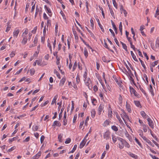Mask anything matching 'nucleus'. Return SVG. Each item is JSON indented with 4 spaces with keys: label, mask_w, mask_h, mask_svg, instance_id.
Returning <instances> with one entry per match:
<instances>
[{
    "label": "nucleus",
    "mask_w": 159,
    "mask_h": 159,
    "mask_svg": "<svg viewBox=\"0 0 159 159\" xmlns=\"http://www.w3.org/2000/svg\"><path fill=\"white\" fill-rule=\"evenodd\" d=\"M54 73L56 74L57 77L59 79H61V76L59 72L56 70H55L54 71Z\"/></svg>",
    "instance_id": "32"
},
{
    "label": "nucleus",
    "mask_w": 159,
    "mask_h": 159,
    "mask_svg": "<svg viewBox=\"0 0 159 159\" xmlns=\"http://www.w3.org/2000/svg\"><path fill=\"white\" fill-rule=\"evenodd\" d=\"M138 132L139 133V135L143 139V137H145L143 136V133L142 130L141 129H139Z\"/></svg>",
    "instance_id": "39"
},
{
    "label": "nucleus",
    "mask_w": 159,
    "mask_h": 159,
    "mask_svg": "<svg viewBox=\"0 0 159 159\" xmlns=\"http://www.w3.org/2000/svg\"><path fill=\"white\" fill-rule=\"evenodd\" d=\"M45 139V137L44 136L42 135L41 136V137L40 138V142L41 143H42L43 142L44 139Z\"/></svg>",
    "instance_id": "60"
},
{
    "label": "nucleus",
    "mask_w": 159,
    "mask_h": 159,
    "mask_svg": "<svg viewBox=\"0 0 159 159\" xmlns=\"http://www.w3.org/2000/svg\"><path fill=\"white\" fill-rule=\"evenodd\" d=\"M47 46L48 47H49V48L50 49L51 53H52V46L50 44V43L49 42L48 43Z\"/></svg>",
    "instance_id": "50"
},
{
    "label": "nucleus",
    "mask_w": 159,
    "mask_h": 159,
    "mask_svg": "<svg viewBox=\"0 0 159 159\" xmlns=\"http://www.w3.org/2000/svg\"><path fill=\"white\" fill-rule=\"evenodd\" d=\"M86 85L88 86L89 89H90L92 88V86L90 84L91 83V81L90 78H88L86 80L84 79V80Z\"/></svg>",
    "instance_id": "1"
},
{
    "label": "nucleus",
    "mask_w": 159,
    "mask_h": 159,
    "mask_svg": "<svg viewBox=\"0 0 159 159\" xmlns=\"http://www.w3.org/2000/svg\"><path fill=\"white\" fill-rule=\"evenodd\" d=\"M16 148V147L15 146H13L10 149H8L7 151V152H10L12 151L14 149H15Z\"/></svg>",
    "instance_id": "58"
},
{
    "label": "nucleus",
    "mask_w": 159,
    "mask_h": 159,
    "mask_svg": "<svg viewBox=\"0 0 159 159\" xmlns=\"http://www.w3.org/2000/svg\"><path fill=\"white\" fill-rule=\"evenodd\" d=\"M128 154L131 157L134 158L135 159H138V157L137 155H135L133 153H131L129 152V153H128Z\"/></svg>",
    "instance_id": "20"
},
{
    "label": "nucleus",
    "mask_w": 159,
    "mask_h": 159,
    "mask_svg": "<svg viewBox=\"0 0 159 159\" xmlns=\"http://www.w3.org/2000/svg\"><path fill=\"white\" fill-rule=\"evenodd\" d=\"M126 107L127 110L129 112H130L131 111V109L130 108V106L129 104H128L127 101L126 102Z\"/></svg>",
    "instance_id": "22"
},
{
    "label": "nucleus",
    "mask_w": 159,
    "mask_h": 159,
    "mask_svg": "<svg viewBox=\"0 0 159 159\" xmlns=\"http://www.w3.org/2000/svg\"><path fill=\"white\" fill-rule=\"evenodd\" d=\"M139 88L140 89V90L141 91V92L143 93L145 95H146V93L145 92V91L143 90V88H142L140 85H139Z\"/></svg>",
    "instance_id": "59"
},
{
    "label": "nucleus",
    "mask_w": 159,
    "mask_h": 159,
    "mask_svg": "<svg viewBox=\"0 0 159 159\" xmlns=\"http://www.w3.org/2000/svg\"><path fill=\"white\" fill-rule=\"evenodd\" d=\"M44 8L47 11L48 13L50 14H49V15L50 16H51L52 15V13L50 9L48 7H47L46 5H45Z\"/></svg>",
    "instance_id": "13"
},
{
    "label": "nucleus",
    "mask_w": 159,
    "mask_h": 159,
    "mask_svg": "<svg viewBox=\"0 0 159 159\" xmlns=\"http://www.w3.org/2000/svg\"><path fill=\"white\" fill-rule=\"evenodd\" d=\"M129 89L130 90V92L131 94L133 93L134 95L137 97L138 96V94L136 90L132 87H130Z\"/></svg>",
    "instance_id": "5"
},
{
    "label": "nucleus",
    "mask_w": 159,
    "mask_h": 159,
    "mask_svg": "<svg viewBox=\"0 0 159 159\" xmlns=\"http://www.w3.org/2000/svg\"><path fill=\"white\" fill-rule=\"evenodd\" d=\"M109 30L111 32V34L112 35V36L113 37L115 38V33L111 29H109Z\"/></svg>",
    "instance_id": "61"
},
{
    "label": "nucleus",
    "mask_w": 159,
    "mask_h": 159,
    "mask_svg": "<svg viewBox=\"0 0 159 159\" xmlns=\"http://www.w3.org/2000/svg\"><path fill=\"white\" fill-rule=\"evenodd\" d=\"M37 42H38V38H37V36H36L34 38V45L33 46H35L36 45V44L37 43Z\"/></svg>",
    "instance_id": "40"
},
{
    "label": "nucleus",
    "mask_w": 159,
    "mask_h": 159,
    "mask_svg": "<svg viewBox=\"0 0 159 159\" xmlns=\"http://www.w3.org/2000/svg\"><path fill=\"white\" fill-rule=\"evenodd\" d=\"M110 132L109 131H107L105 132L103 135V137L106 140L108 139L110 137Z\"/></svg>",
    "instance_id": "11"
},
{
    "label": "nucleus",
    "mask_w": 159,
    "mask_h": 159,
    "mask_svg": "<svg viewBox=\"0 0 159 159\" xmlns=\"http://www.w3.org/2000/svg\"><path fill=\"white\" fill-rule=\"evenodd\" d=\"M96 111L94 109L92 110L91 111V116L93 118H94L96 115Z\"/></svg>",
    "instance_id": "26"
},
{
    "label": "nucleus",
    "mask_w": 159,
    "mask_h": 159,
    "mask_svg": "<svg viewBox=\"0 0 159 159\" xmlns=\"http://www.w3.org/2000/svg\"><path fill=\"white\" fill-rule=\"evenodd\" d=\"M63 134H60L58 135V139L59 141L60 142H62V140L61 139V138L62 137Z\"/></svg>",
    "instance_id": "38"
},
{
    "label": "nucleus",
    "mask_w": 159,
    "mask_h": 159,
    "mask_svg": "<svg viewBox=\"0 0 159 159\" xmlns=\"http://www.w3.org/2000/svg\"><path fill=\"white\" fill-rule=\"evenodd\" d=\"M111 22L112 23V25L113 26V29H114V30L116 34L117 33V29L116 27V25H115L114 22L112 20H111Z\"/></svg>",
    "instance_id": "19"
},
{
    "label": "nucleus",
    "mask_w": 159,
    "mask_h": 159,
    "mask_svg": "<svg viewBox=\"0 0 159 159\" xmlns=\"http://www.w3.org/2000/svg\"><path fill=\"white\" fill-rule=\"evenodd\" d=\"M135 140L136 142V143L138 144V145L140 146V147H142V145L141 143L139 141L138 139H137L136 138H135Z\"/></svg>",
    "instance_id": "55"
},
{
    "label": "nucleus",
    "mask_w": 159,
    "mask_h": 159,
    "mask_svg": "<svg viewBox=\"0 0 159 159\" xmlns=\"http://www.w3.org/2000/svg\"><path fill=\"white\" fill-rule=\"evenodd\" d=\"M111 127L112 129L115 131H117L118 130L117 127L115 125H113Z\"/></svg>",
    "instance_id": "44"
},
{
    "label": "nucleus",
    "mask_w": 159,
    "mask_h": 159,
    "mask_svg": "<svg viewBox=\"0 0 159 159\" xmlns=\"http://www.w3.org/2000/svg\"><path fill=\"white\" fill-rule=\"evenodd\" d=\"M119 140L120 142V143H119V148L120 149H122L124 147V140L122 138H120Z\"/></svg>",
    "instance_id": "4"
},
{
    "label": "nucleus",
    "mask_w": 159,
    "mask_h": 159,
    "mask_svg": "<svg viewBox=\"0 0 159 159\" xmlns=\"http://www.w3.org/2000/svg\"><path fill=\"white\" fill-rule=\"evenodd\" d=\"M139 61H140V62H141V64L142 65V66L143 67V68L145 70L146 69V66H145V65L144 63V62L143 61H142L141 59L140 58H139Z\"/></svg>",
    "instance_id": "36"
},
{
    "label": "nucleus",
    "mask_w": 159,
    "mask_h": 159,
    "mask_svg": "<svg viewBox=\"0 0 159 159\" xmlns=\"http://www.w3.org/2000/svg\"><path fill=\"white\" fill-rule=\"evenodd\" d=\"M150 92H151L152 95L153 96L154 95V93L153 92V88H152V85H150Z\"/></svg>",
    "instance_id": "37"
},
{
    "label": "nucleus",
    "mask_w": 159,
    "mask_h": 159,
    "mask_svg": "<svg viewBox=\"0 0 159 159\" xmlns=\"http://www.w3.org/2000/svg\"><path fill=\"white\" fill-rule=\"evenodd\" d=\"M113 2V4L114 6L116 7V9L117 8V4L116 3L115 0H112Z\"/></svg>",
    "instance_id": "49"
},
{
    "label": "nucleus",
    "mask_w": 159,
    "mask_h": 159,
    "mask_svg": "<svg viewBox=\"0 0 159 159\" xmlns=\"http://www.w3.org/2000/svg\"><path fill=\"white\" fill-rule=\"evenodd\" d=\"M158 63V61H156L154 62H153L151 64V66L154 67L155 66L157 65Z\"/></svg>",
    "instance_id": "42"
},
{
    "label": "nucleus",
    "mask_w": 159,
    "mask_h": 159,
    "mask_svg": "<svg viewBox=\"0 0 159 159\" xmlns=\"http://www.w3.org/2000/svg\"><path fill=\"white\" fill-rule=\"evenodd\" d=\"M84 53L86 58H87L88 57V52L87 49L85 48H84Z\"/></svg>",
    "instance_id": "31"
},
{
    "label": "nucleus",
    "mask_w": 159,
    "mask_h": 159,
    "mask_svg": "<svg viewBox=\"0 0 159 159\" xmlns=\"http://www.w3.org/2000/svg\"><path fill=\"white\" fill-rule=\"evenodd\" d=\"M37 29V26H35L34 27V28L33 30L31 32L32 33H33L34 34H35L36 32V30Z\"/></svg>",
    "instance_id": "56"
},
{
    "label": "nucleus",
    "mask_w": 159,
    "mask_h": 159,
    "mask_svg": "<svg viewBox=\"0 0 159 159\" xmlns=\"http://www.w3.org/2000/svg\"><path fill=\"white\" fill-rule=\"evenodd\" d=\"M110 12L112 16L115 18V15L112 9H110Z\"/></svg>",
    "instance_id": "52"
},
{
    "label": "nucleus",
    "mask_w": 159,
    "mask_h": 159,
    "mask_svg": "<svg viewBox=\"0 0 159 159\" xmlns=\"http://www.w3.org/2000/svg\"><path fill=\"white\" fill-rule=\"evenodd\" d=\"M41 152L39 151L33 157V159H38L41 155Z\"/></svg>",
    "instance_id": "15"
},
{
    "label": "nucleus",
    "mask_w": 159,
    "mask_h": 159,
    "mask_svg": "<svg viewBox=\"0 0 159 159\" xmlns=\"http://www.w3.org/2000/svg\"><path fill=\"white\" fill-rule=\"evenodd\" d=\"M19 33V30L16 29L13 32V36L16 38L17 37Z\"/></svg>",
    "instance_id": "12"
},
{
    "label": "nucleus",
    "mask_w": 159,
    "mask_h": 159,
    "mask_svg": "<svg viewBox=\"0 0 159 159\" xmlns=\"http://www.w3.org/2000/svg\"><path fill=\"white\" fill-rule=\"evenodd\" d=\"M106 153V152L105 151H104L102 154V155L101 157V159H103L104 158V157L105 156Z\"/></svg>",
    "instance_id": "63"
},
{
    "label": "nucleus",
    "mask_w": 159,
    "mask_h": 159,
    "mask_svg": "<svg viewBox=\"0 0 159 159\" xmlns=\"http://www.w3.org/2000/svg\"><path fill=\"white\" fill-rule=\"evenodd\" d=\"M85 141L84 140H82V141L81 142V143L80 144V146H79L80 148H82L84 147V145H85Z\"/></svg>",
    "instance_id": "28"
},
{
    "label": "nucleus",
    "mask_w": 159,
    "mask_h": 159,
    "mask_svg": "<svg viewBox=\"0 0 159 159\" xmlns=\"http://www.w3.org/2000/svg\"><path fill=\"white\" fill-rule=\"evenodd\" d=\"M112 109L111 108V106L109 105L108 107V116L109 118H111L112 117Z\"/></svg>",
    "instance_id": "6"
},
{
    "label": "nucleus",
    "mask_w": 159,
    "mask_h": 159,
    "mask_svg": "<svg viewBox=\"0 0 159 159\" xmlns=\"http://www.w3.org/2000/svg\"><path fill=\"white\" fill-rule=\"evenodd\" d=\"M120 43L122 45L123 48L125 50L126 52H127L128 50L127 49V47L126 45L122 42H120Z\"/></svg>",
    "instance_id": "23"
},
{
    "label": "nucleus",
    "mask_w": 159,
    "mask_h": 159,
    "mask_svg": "<svg viewBox=\"0 0 159 159\" xmlns=\"http://www.w3.org/2000/svg\"><path fill=\"white\" fill-rule=\"evenodd\" d=\"M111 122L110 121L107 120H106L103 124V126L105 127L107 126L109 124V123Z\"/></svg>",
    "instance_id": "25"
},
{
    "label": "nucleus",
    "mask_w": 159,
    "mask_h": 159,
    "mask_svg": "<svg viewBox=\"0 0 159 159\" xmlns=\"http://www.w3.org/2000/svg\"><path fill=\"white\" fill-rule=\"evenodd\" d=\"M58 95H56L54 97L51 103L52 105L56 103V101L58 98Z\"/></svg>",
    "instance_id": "24"
},
{
    "label": "nucleus",
    "mask_w": 159,
    "mask_h": 159,
    "mask_svg": "<svg viewBox=\"0 0 159 159\" xmlns=\"http://www.w3.org/2000/svg\"><path fill=\"white\" fill-rule=\"evenodd\" d=\"M77 146V144H75L72 150L71 151H70L69 152V153H73L74 152V151L76 150Z\"/></svg>",
    "instance_id": "33"
},
{
    "label": "nucleus",
    "mask_w": 159,
    "mask_h": 159,
    "mask_svg": "<svg viewBox=\"0 0 159 159\" xmlns=\"http://www.w3.org/2000/svg\"><path fill=\"white\" fill-rule=\"evenodd\" d=\"M61 124L59 121L56 120L53 122L52 126H57L60 127L61 126Z\"/></svg>",
    "instance_id": "16"
},
{
    "label": "nucleus",
    "mask_w": 159,
    "mask_h": 159,
    "mask_svg": "<svg viewBox=\"0 0 159 159\" xmlns=\"http://www.w3.org/2000/svg\"><path fill=\"white\" fill-rule=\"evenodd\" d=\"M30 74L31 75H33L35 73V71L34 69L33 68L30 70Z\"/></svg>",
    "instance_id": "57"
},
{
    "label": "nucleus",
    "mask_w": 159,
    "mask_h": 159,
    "mask_svg": "<svg viewBox=\"0 0 159 159\" xmlns=\"http://www.w3.org/2000/svg\"><path fill=\"white\" fill-rule=\"evenodd\" d=\"M124 146L125 147L127 148H129L130 147V146L129 143H128L125 140H124Z\"/></svg>",
    "instance_id": "29"
},
{
    "label": "nucleus",
    "mask_w": 159,
    "mask_h": 159,
    "mask_svg": "<svg viewBox=\"0 0 159 159\" xmlns=\"http://www.w3.org/2000/svg\"><path fill=\"white\" fill-rule=\"evenodd\" d=\"M76 81L77 84H79L80 82V79L79 75L77 74L76 78Z\"/></svg>",
    "instance_id": "47"
},
{
    "label": "nucleus",
    "mask_w": 159,
    "mask_h": 159,
    "mask_svg": "<svg viewBox=\"0 0 159 159\" xmlns=\"http://www.w3.org/2000/svg\"><path fill=\"white\" fill-rule=\"evenodd\" d=\"M134 102L135 105L138 107H139L140 105L139 102L138 101H134Z\"/></svg>",
    "instance_id": "54"
},
{
    "label": "nucleus",
    "mask_w": 159,
    "mask_h": 159,
    "mask_svg": "<svg viewBox=\"0 0 159 159\" xmlns=\"http://www.w3.org/2000/svg\"><path fill=\"white\" fill-rule=\"evenodd\" d=\"M28 39L26 36H24L23 40L21 41V43L23 45H25Z\"/></svg>",
    "instance_id": "18"
},
{
    "label": "nucleus",
    "mask_w": 159,
    "mask_h": 159,
    "mask_svg": "<svg viewBox=\"0 0 159 159\" xmlns=\"http://www.w3.org/2000/svg\"><path fill=\"white\" fill-rule=\"evenodd\" d=\"M104 108V105L102 104H101L99 105L98 109V114L100 115L101 114L102 111L103 110Z\"/></svg>",
    "instance_id": "8"
},
{
    "label": "nucleus",
    "mask_w": 159,
    "mask_h": 159,
    "mask_svg": "<svg viewBox=\"0 0 159 159\" xmlns=\"http://www.w3.org/2000/svg\"><path fill=\"white\" fill-rule=\"evenodd\" d=\"M119 102L120 104H122V103L123 98L120 95H119V96L118 98Z\"/></svg>",
    "instance_id": "35"
},
{
    "label": "nucleus",
    "mask_w": 159,
    "mask_h": 159,
    "mask_svg": "<svg viewBox=\"0 0 159 159\" xmlns=\"http://www.w3.org/2000/svg\"><path fill=\"white\" fill-rule=\"evenodd\" d=\"M130 53H131V55L133 58L134 59V60L136 61H138V60L136 58V56L133 53V51H131Z\"/></svg>",
    "instance_id": "21"
},
{
    "label": "nucleus",
    "mask_w": 159,
    "mask_h": 159,
    "mask_svg": "<svg viewBox=\"0 0 159 159\" xmlns=\"http://www.w3.org/2000/svg\"><path fill=\"white\" fill-rule=\"evenodd\" d=\"M113 78H114V80L116 82V83L120 85V82L118 81L116 77L115 76H113Z\"/></svg>",
    "instance_id": "45"
},
{
    "label": "nucleus",
    "mask_w": 159,
    "mask_h": 159,
    "mask_svg": "<svg viewBox=\"0 0 159 159\" xmlns=\"http://www.w3.org/2000/svg\"><path fill=\"white\" fill-rule=\"evenodd\" d=\"M11 27L10 25H8L6 30V31L8 32L9 31L11 28Z\"/></svg>",
    "instance_id": "64"
},
{
    "label": "nucleus",
    "mask_w": 159,
    "mask_h": 159,
    "mask_svg": "<svg viewBox=\"0 0 159 159\" xmlns=\"http://www.w3.org/2000/svg\"><path fill=\"white\" fill-rule=\"evenodd\" d=\"M148 122V124L150 127L152 129L154 128V124L153 121L150 118H148L147 119Z\"/></svg>",
    "instance_id": "3"
},
{
    "label": "nucleus",
    "mask_w": 159,
    "mask_h": 159,
    "mask_svg": "<svg viewBox=\"0 0 159 159\" xmlns=\"http://www.w3.org/2000/svg\"><path fill=\"white\" fill-rule=\"evenodd\" d=\"M143 139L146 142L148 143L149 144L152 146V147H154V145L153 144L151 141L148 139H147L146 137H143Z\"/></svg>",
    "instance_id": "14"
},
{
    "label": "nucleus",
    "mask_w": 159,
    "mask_h": 159,
    "mask_svg": "<svg viewBox=\"0 0 159 159\" xmlns=\"http://www.w3.org/2000/svg\"><path fill=\"white\" fill-rule=\"evenodd\" d=\"M142 126H143V130L144 132H147L148 129H149L150 131H151V132L152 131L151 129H149L148 125L144 124L142 125Z\"/></svg>",
    "instance_id": "10"
},
{
    "label": "nucleus",
    "mask_w": 159,
    "mask_h": 159,
    "mask_svg": "<svg viewBox=\"0 0 159 159\" xmlns=\"http://www.w3.org/2000/svg\"><path fill=\"white\" fill-rule=\"evenodd\" d=\"M122 113L120 114L121 116L123 119L124 121H125V118L127 120H128L129 121H130L129 118L128 116L127 115L126 113L125 112L124 110L122 111Z\"/></svg>",
    "instance_id": "2"
},
{
    "label": "nucleus",
    "mask_w": 159,
    "mask_h": 159,
    "mask_svg": "<svg viewBox=\"0 0 159 159\" xmlns=\"http://www.w3.org/2000/svg\"><path fill=\"white\" fill-rule=\"evenodd\" d=\"M71 140V139L70 138H68L66 139V141L65 142V143L66 144L69 143H70Z\"/></svg>",
    "instance_id": "53"
},
{
    "label": "nucleus",
    "mask_w": 159,
    "mask_h": 159,
    "mask_svg": "<svg viewBox=\"0 0 159 159\" xmlns=\"http://www.w3.org/2000/svg\"><path fill=\"white\" fill-rule=\"evenodd\" d=\"M77 66V62L76 61H75L74 63V65H73V68H72V71H74L76 69Z\"/></svg>",
    "instance_id": "41"
},
{
    "label": "nucleus",
    "mask_w": 159,
    "mask_h": 159,
    "mask_svg": "<svg viewBox=\"0 0 159 159\" xmlns=\"http://www.w3.org/2000/svg\"><path fill=\"white\" fill-rule=\"evenodd\" d=\"M58 27V24L57 23H56L55 25V33L57 34V29Z\"/></svg>",
    "instance_id": "51"
},
{
    "label": "nucleus",
    "mask_w": 159,
    "mask_h": 159,
    "mask_svg": "<svg viewBox=\"0 0 159 159\" xmlns=\"http://www.w3.org/2000/svg\"><path fill=\"white\" fill-rule=\"evenodd\" d=\"M102 60L105 62L108 63L110 61V60H107L106 57L105 56H103L102 57Z\"/></svg>",
    "instance_id": "34"
},
{
    "label": "nucleus",
    "mask_w": 159,
    "mask_h": 159,
    "mask_svg": "<svg viewBox=\"0 0 159 159\" xmlns=\"http://www.w3.org/2000/svg\"><path fill=\"white\" fill-rule=\"evenodd\" d=\"M129 79L133 84H134V81L133 77H134L133 74L132 73L131 71L129 72Z\"/></svg>",
    "instance_id": "9"
},
{
    "label": "nucleus",
    "mask_w": 159,
    "mask_h": 159,
    "mask_svg": "<svg viewBox=\"0 0 159 159\" xmlns=\"http://www.w3.org/2000/svg\"><path fill=\"white\" fill-rule=\"evenodd\" d=\"M159 15V7H157V9L156 11V14L155 15V17H157V15Z\"/></svg>",
    "instance_id": "46"
},
{
    "label": "nucleus",
    "mask_w": 159,
    "mask_h": 159,
    "mask_svg": "<svg viewBox=\"0 0 159 159\" xmlns=\"http://www.w3.org/2000/svg\"><path fill=\"white\" fill-rule=\"evenodd\" d=\"M64 110L63 108H62L61 109V112L59 113V120H60L62 116V113L63 111Z\"/></svg>",
    "instance_id": "30"
},
{
    "label": "nucleus",
    "mask_w": 159,
    "mask_h": 159,
    "mask_svg": "<svg viewBox=\"0 0 159 159\" xmlns=\"http://www.w3.org/2000/svg\"><path fill=\"white\" fill-rule=\"evenodd\" d=\"M66 81V78H62L60 81L59 84L60 86H62L64 85Z\"/></svg>",
    "instance_id": "17"
},
{
    "label": "nucleus",
    "mask_w": 159,
    "mask_h": 159,
    "mask_svg": "<svg viewBox=\"0 0 159 159\" xmlns=\"http://www.w3.org/2000/svg\"><path fill=\"white\" fill-rule=\"evenodd\" d=\"M93 90L95 92H97L98 90V88L97 85H95L93 87Z\"/></svg>",
    "instance_id": "62"
},
{
    "label": "nucleus",
    "mask_w": 159,
    "mask_h": 159,
    "mask_svg": "<svg viewBox=\"0 0 159 159\" xmlns=\"http://www.w3.org/2000/svg\"><path fill=\"white\" fill-rule=\"evenodd\" d=\"M86 28L88 32L90 34L91 36L93 38L95 36L94 34L91 32V31L90 30H89L87 27H86Z\"/></svg>",
    "instance_id": "43"
},
{
    "label": "nucleus",
    "mask_w": 159,
    "mask_h": 159,
    "mask_svg": "<svg viewBox=\"0 0 159 159\" xmlns=\"http://www.w3.org/2000/svg\"><path fill=\"white\" fill-rule=\"evenodd\" d=\"M116 116L117 119L119 120V121L120 122L121 121H122L120 116L117 113L116 114Z\"/></svg>",
    "instance_id": "48"
},
{
    "label": "nucleus",
    "mask_w": 159,
    "mask_h": 159,
    "mask_svg": "<svg viewBox=\"0 0 159 159\" xmlns=\"http://www.w3.org/2000/svg\"><path fill=\"white\" fill-rule=\"evenodd\" d=\"M140 114L144 118H147V117L148 116L143 111H141Z\"/></svg>",
    "instance_id": "27"
},
{
    "label": "nucleus",
    "mask_w": 159,
    "mask_h": 159,
    "mask_svg": "<svg viewBox=\"0 0 159 159\" xmlns=\"http://www.w3.org/2000/svg\"><path fill=\"white\" fill-rule=\"evenodd\" d=\"M66 111H65L64 114V117H63V125H67V120L66 119Z\"/></svg>",
    "instance_id": "7"
}]
</instances>
